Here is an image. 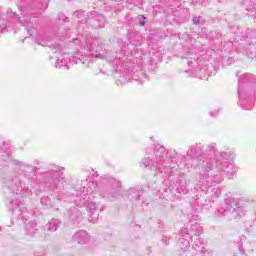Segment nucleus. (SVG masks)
<instances>
[{"label": "nucleus", "mask_w": 256, "mask_h": 256, "mask_svg": "<svg viewBox=\"0 0 256 256\" xmlns=\"http://www.w3.org/2000/svg\"><path fill=\"white\" fill-rule=\"evenodd\" d=\"M210 153L213 155V158H207L206 160H200V165L205 171H216L218 173H223L225 169H230L227 173L229 179H233L235 175V170H233V165L229 164V159L231 155L226 152H218L216 144L211 145Z\"/></svg>", "instance_id": "f257e3e1"}, {"label": "nucleus", "mask_w": 256, "mask_h": 256, "mask_svg": "<svg viewBox=\"0 0 256 256\" xmlns=\"http://www.w3.org/2000/svg\"><path fill=\"white\" fill-rule=\"evenodd\" d=\"M218 211L224 215H232V217L237 219V214L241 209L239 208V204H237L236 200L233 198H226Z\"/></svg>", "instance_id": "f03ea898"}, {"label": "nucleus", "mask_w": 256, "mask_h": 256, "mask_svg": "<svg viewBox=\"0 0 256 256\" xmlns=\"http://www.w3.org/2000/svg\"><path fill=\"white\" fill-rule=\"evenodd\" d=\"M165 155L167 150L161 145H157L154 150L153 163L156 165V169L163 173V163H165Z\"/></svg>", "instance_id": "7ed1b4c3"}, {"label": "nucleus", "mask_w": 256, "mask_h": 256, "mask_svg": "<svg viewBox=\"0 0 256 256\" xmlns=\"http://www.w3.org/2000/svg\"><path fill=\"white\" fill-rule=\"evenodd\" d=\"M73 241L78 243V245H87L91 241V236H89L87 231H79L73 235Z\"/></svg>", "instance_id": "20e7f679"}, {"label": "nucleus", "mask_w": 256, "mask_h": 256, "mask_svg": "<svg viewBox=\"0 0 256 256\" xmlns=\"http://www.w3.org/2000/svg\"><path fill=\"white\" fill-rule=\"evenodd\" d=\"M61 169H63V168L57 167L55 170V172L57 174H55L54 185H56L57 187H61V185H63V181L65 179V178H63V172H61Z\"/></svg>", "instance_id": "39448f33"}, {"label": "nucleus", "mask_w": 256, "mask_h": 256, "mask_svg": "<svg viewBox=\"0 0 256 256\" xmlns=\"http://www.w3.org/2000/svg\"><path fill=\"white\" fill-rule=\"evenodd\" d=\"M69 61H71V59H69V54H63L61 58L56 61V67L61 69V67H65Z\"/></svg>", "instance_id": "423d86ee"}, {"label": "nucleus", "mask_w": 256, "mask_h": 256, "mask_svg": "<svg viewBox=\"0 0 256 256\" xmlns=\"http://www.w3.org/2000/svg\"><path fill=\"white\" fill-rule=\"evenodd\" d=\"M142 165L148 169H157V164L153 162V158L149 159V157H145L142 159Z\"/></svg>", "instance_id": "0eeeda50"}, {"label": "nucleus", "mask_w": 256, "mask_h": 256, "mask_svg": "<svg viewBox=\"0 0 256 256\" xmlns=\"http://www.w3.org/2000/svg\"><path fill=\"white\" fill-rule=\"evenodd\" d=\"M11 15L14 19H19L20 23H22L24 27H31V20L27 19V17H22L21 19L15 12H12Z\"/></svg>", "instance_id": "6e6552de"}, {"label": "nucleus", "mask_w": 256, "mask_h": 256, "mask_svg": "<svg viewBox=\"0 0 256 256\" xmlns=\"http://www.w3.org/2000/svg\"><path fill=\"white\" fill-rule=\"evenodd\" d=\"M99 205H97V202L95 201H91L88 202L86 205V209L88 211V213H95V211H97Z\"/></svg>", "instance_id": "1a4fd4ad"}, {"label": "nucleus", "mask_w": 256, "mask_h": 256, "mask_svg": "<svg viewBox=\"0 0 256 256\" xmlns=\"http://www.w3.org/2000/svg\"><path fill=\"white\" fill-rule=\"evenodd\" d=\"M221 181H223V178H221V176H219V175H215V176H213L211 183H212V185H217V184L221 183Z\"/></svg>", "instance_id": "9d476101"}, {"label": "nucleus", "mask_w": 256, "mask_h": 256, "mask_svg": "<svg viewBox=\"0 0 256 256\" xmlns=\"http://www.w3.org/2000/svg\"><path fill=\"white\" fill-rule=\"evenodd\" d=\"M57 229H59V225L55 222H50L48 224V230L49 231H57Z\"/></svg>", "instance_id": "9b49d317"}, {"label": "nucleus", "mask_w": 256, "mask_h": 256, "mask_svg": "<svg viewBox=\"0 0 256 256\" xmlns=\"http://www.w3.org/2000/svg\"><path fill=\"white\" fill-rule=\"evenodd\" d=\"M75 204L77 207H85V198H83V200H79V198L76 199Z\"/></svg>", "instance_id": "f8f14e48"}, {"label": "nucleus", "mask_w": 256, "mask_h": 256, "mask_svg": "<svg viewBox=\"0 0 256 256\" xmlns=\"http://www.w3.org/2000/svg\"><path fill=\"white\" fill-rule=\"evenodd\" d=\"M75 15H76V17H78V19H82V21H83V19H85V12H83V11H77V12H75Z\"/></svg>", "instance_id": "ddd939ff"}, {"label": "nucleus", "mask_w": 256, "mask_h": 256, "mask_svg": "<svg viewBox=\"0 0 256 256\" xmlns=\"http://www.w3.org/2000/svg\"><path fill=\"white\" fill-rule=\"evenodd\" d=\"M193 23L194 25H199V23H201V17H194Z\"/></svg>", "instance_id": "4468645a"}, {"label": "nucleus", "mask_w": 256, "mask_h": 256, "mask_svg": "<svg viewBox=\"0 0 256 256\" xmlns=\"http://www.w3.org/2000/svg\"><path fill=\"white\" fill-rule=\"evenodd\" d=\"M92 57H94L95 59H105V56L101 53L96 54V55H92Z\"/></svg>", "instance_id": "2eb2a0df"}, {"label": "nucleus", "mask_w": 256, "mask_h": 256, "mask_svg": "<svg viewBox=\"0 0 256 256\" xmlns=\"http://www.w3.org/2000/svg\"><path fill=\"white\" fill-rule=\"evenodd\" d=\"M238 94L241 99H245V92L243 90H239Z\"/></svg>", "instance_id": "dca6fc26"}, {"label": "nucleus", "mask_w": 256, "mask_h": 256, "mask_svg": "<svg viewBox=\"0 0 256 256\" xmlns=\"http://www.w3.org/2000/svg\"><path fill=\"white\" fill-rule=\"evenodd\" d=\"M103 197H106V199H110V201H113V194H104Z\"/></svg>", "instance_id": "f3484780"}, {"label": "nucleus", "mask_w": 256, "mask_h": 256, "mask_svg": "<svg viewBox=\"0 0 256 256\" xmlns=\"http://www.w3.org/2000/svg\"><path fill=\"white\" fill-rule=\"evenodd\" d=\"M143 21H140V27H144L145 26V21L147 20V18L145 16H142Z\"/></svg>", "instance_id": "a211bd4d"}, {"label": "nucleus", "mask_w": 256, "mask_h": 256, "mask_svg": "<svg viewBox=\"0 0 256 256\" xmlns=\"http://www.w3.org/2000/svg\"><path fill=\"white\" fill-rule=\"evenodd\" d=\"M132 197H134V199H139V194L137 192H133Z\"/></svg>", "instance_id": "6ab92c4d"}, {"label": "nucleus", "mask_w": 256, "mask_h": 256, "mask_svg": "<svg viewBox=\"0 0 256 256\" xmlns=\"http://www.w3.org/2000/svg\"><path fill=\"white\" fill-rule=\"evenodd\" d=\"M251 77H253V75H249V74L244 75L245 79H250Z\"/></svg>", "instance_id": "aec40b11"}, {"label": "nucleus", "mask_w": 256, "mask_h": 256, "mask_svg": "<svg viewBox=\"0 0 256 256\" xmlns=\"http://www.w3.org/2000/svg\"><path fill=\"white\" fill-rule=\"evenodd\" d=\"M0 165H1V167H3L4 165H9V160H6L4 164L2 163Z\"/></svg>", "instance_id": "412c9836"}, {"label": "nucleus", "mask_w": 256, "mask_h": 256, "mask_svg": "<svg viewBox=\"0 0 256 256\" xmlns=\"http://www.w3.org/2000/svg\"><path fill=\"white\" fill-rule=\"evenodd\" d=\"M27 31H28L29 35H33V31L32 30L28 29Z\"/></svg>", "instance_id": "4be33fe9"}, {"label": "nucleus", "mask_w": 256, "mask_h": 256, "mask_svg": "<svg viewBox=\"0 0 256 256\" xmlns=\"http://www.w3.org/2000/svg\"><path fill=\"white\" fill-rule=\"evenodd\" d=\"M74 212L79 213V211L77 210V208H74Z\"/></svg>", "instance_id": "5701e85b"}, {"label": "nucleus", "mask_w": 256, "mask_h": 256, "mask_svg": "<svg viewBox=\"0 0 256 256\" xmlns=\"http://www.w3.org/2000/svg\"><path fill=\"white\" fill-rule=\"evenodd\" d=\"M146 153H147L148 155H151V153L149 152V150H147Z\"/></svg>", "instance_id": "b1692460"}, {"label": "nucleus", "mask_w": 256, "mask_h": 256, "mask_svg": "<svg viewBox=\"0 0 256 256\" xmlns=\"http://www.w3.org/2000/svg\"><path fill=\"white\" fill-rule=\"evenodd\" d=\"M6 154L9 156V151H6Z\"/></svg>", "instance_id": "393cba45"}, {"label": "nucleus", "mask_w": 256, "mask_h": 256, "mask_svg": "<svg viewBox=\"0 0 256 256\" xmlns=\"http://www.w3.org/2000/svg\"><path fill=\"white\" fill-rule=\"evenodd\" d=\"M82 197H85V194H82Z\"/></svg>", "instance_id": "a878e982"}]
</instances>
